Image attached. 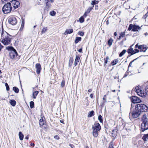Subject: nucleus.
<instances>
[{"instance_id":"obj_63","label":"nucleus","mask_w":148,"mask_h":148,"mask_svg":"<svg viewBox=\"0 0 148 148\" xmlns=\"http://www.w3.org/2000/svg\"><path fill=\"white\" fill-rule=\"evenodd\" d=\"M25 138V139H29V136H26Z\"/></svg>"},{"instance_id":"obj_37","label":"nucleus","mask_w":148,"mask_h":148,"mask_svg":"<svg viewBox=\"0 0 148 148\" xmlns=\"http://www.w3.org/2000/svg\"><path fill=\"white\" fill-rule=\"evenodd\" d=\"M34 106V103L33 101H31L30 102V106L31 108H32Z\"/></svg>"},{"instance_id":"obj_16","label":"nucleus","mask_w":148,"mask_h":148,"mask_svg":"<svg viewBox=\"0 0 148 148\" xmlns=\"http://www.w3.org/2000/svg\"><path fill=\"white\" fill-rule=\"evenodd\" d=\"M140 28V27L138 25H134L132 31L133 32H137Z\"/></svg>"},{"instance_id":"obj_19","label":"nucleus","mask_w":148,"mask_h":148,"mask_svg":"<svg viewBox=\"0 0 148 148\" xmlns=\"http://www.w3.org/2000/svg\"><path fill=\"white\" fill-rule=\"evenodd\" d=\"M80 58V57L79 56L76 55V58L74 62V65L75 66L77 65L78 63L79 62Z\"/></svg>"},{"instance_id":"obj_48","label":"nucleus","mask_w":148,"mask_h":148,"mask_svg":"<svg viewBox=\"0 0 148 148\" xmlns=\"http://www.w3.org/2000/svg\"><path fill=\"white\" fill-rule=\"evenodd\" d=\"M134 51V54L136 53H138L139 52V51L137 49H135L134 50H133Z\"/></svg>"},{"instance_id":"obj_53","label":"nucleus","mask_w":148,"mask_h":148,"mask_svg":"<svg viewBox=\"0 0 148 148\" xmlns=\"http://www.w3.org/2000/svg\"><path fill=\"white\" fill-rule=\"evenodd\" d=\"M88 13L87 12H85V13L84 14V15H83V17H86V16L87 15V14H88Z\"/></svg>"},{"instance_id":"obj_34","label":"nucleus","mask_w":148,"mask_h":148,"mask_svg":"<svg viewBox=\"0 0 148 148\" xmlns=\"http://www.w3.org/2000/svg\"><path fill=\"white\" fill-rule=\"evenodd\" d=\"M126 52V50L125 49L123 50L119 54V57L122 56Z\"/></svg>"},{"instance_id":"obj_46","label":"nucleus","mask_w":148,"mask_h":148,"mask_svg":"<svg viewBox=\"0 0 148 148\" xmlns=\"http://www.w3.org/2000/svg\"><path fill=\"white\" fill-rule=\"evenodd\" d=\"M65 82L64 81H62L61 84V86L62 87H63L65 85Z\"/></svg>"},{"instance_id":"obj_55","label":"nucleus","mask_w":148,"mask_h":148,"mask_svg":"<svg viewBox=\"0 0 148 148\" xmlns=\"http://www.w3.org/2000/svg\"><path fill=\"white\" fill-rule=\"evenodd\" d=\"M103 100H104V101H103V103H106V98L105 97H103Z\"/></svg>"},{"instance_id":"obj_64","label":"nucleus","mask_w":148,"mask_h":148,"mask_svg":"<svg viewBox=\"0 0 148 148\" xmlns=\"http://www.w3.org/2000/svg\"><path fill=\"white\" fill-rule=\"evenodd\" d=\"M145 15L147 17L148 16V12L147 13L145 14Z\"/></svg>"},{"instance_id":"obj_24","label":"nucleus","mask_w":148,"mask_h":148,"mask_svg":"<svg viewBox=\"0 0 148 148\" xmlns=\"http://www.w3.org/2000/svg\"><path fill=\"white\" fill-rule=\"evenodd\" d=\"M18 136L20 139L21 140H23L24 138V135L22 134V132H19Z\"/></svg>"},{"instance_id":"obj_13","label":"nucleus","mask_w":148,"mask_h":148,"mask_svg":"<svg viewBox=\"0 0 148 148\" xmlns=\"http://www.w3.org/2000/svg\"><path fill=\"white\" fill-rule=\"evenodd\" d=\"M127 53L129 54H130V55H128V57H127V58L129 57L130 56H131L132 55L134 54V51L133 49L132 48L130 47V48H129L127 51Z\"/></svg>"},{"instance_id":"obj_27","label":"nucleus","mask_w":148,"mask_h":148,"mask_svg":"<svg viewBox=\"0 0 148 148\" xmlns=\"http://www.w3.org/2000/svg\"><path fill=\"white\" fill-rule=\"evenodd\" d=\"M6 49L8 51H10L13 50H15L13 47L11 46L6 47Z\"/></svg>"},{"instance_id":"obj_20","label":"nucleus","mask_w":148,"mask_h":148,"mask_svg":"<svg viewBox=\"0 0 148 148\" xmlns=\"http://www.w3.org/2000/svg\"><path fill=\"white\" fill-rule=\"evenodd\" d=\"M73 31V29H67L66 30L64 34H70L72 33Z\"/></svg>"},{"instance_id":"obj_40","label":"nucleus","mask_w":148,"mask_h":148,"mask_svg":"<svg viewBox=\"0 0 148 148\" xmlns=\"http://www.w3.org/2000/svg\"><path fill=\"white\" fill-rule=\"evenodd\" d=\"M84 18L83 16H81L79 18V21L80 23H82L84 21Z\"/></svg>"},{"instance_id":"obj_5","label":"nucleus","mask_w":148,"mask_h":148,"mask_svg":"<svg viewBox=\"0 0 148 148\" xmlns=\"http://www.w3.org/2000/svg\"><path fill=\"white\" fill-rule=\"evenodd\" d=\"M135 48H138L139 49H140V51L145 52L147 50V46L145 45H138V44H136L135 46Z\"/></svg>"},{"instance_id":"obj_57","label":"nucleus","mask_w":148,"mask_h":148,"mask_svg":"<svg viewBox=\"0 0 148 148\" xmlns=\"http://www.w3.org/2000/svg\"><path fill=\"white\" fill-rule=\"evenodd\" d=\"M78 51L79 52H82V48H80V49L78 50Z\"/></svg>"},{"instance_id":"obj_51","label":"nucleus","mask_w":148,"mask_h":148,"mask_svg":"<svg viewBox=\"0 0 148 148\" xmlns=\"http://www.w3.org/2000/svg\"><path fill=\"white\" fill-rule=\"evenodd\" d=\"M46 6L49 8L51 6V5L48 2H47L46 3Z\"/></svg>"},{"instance_id":"obj_47","label":"nucleus","mask_w":148,"mask_h":148,"mask_svg":"<svg viewBox=\"0 0 148 148\" xmlns=\"http://www.w3.org/2000/svg\"><path fill=\"white\" fill-rule=\"evenodd\" d=\"M125 35V33L124 32H121L120 34V36L122 37H124Z\"/></svg>"},{"instance_id":"obj_7","label":"nucleus","mask_w":148,"mask_h":148,"mask_svg":"<svg viewBox=\"0 0 148 148\" xmlns=\"http://www.w3.org/2000/svg\"><path fill=\"white\" fill-rule=\"evenodd\" d=\"M10 3L11 6H12L14 9L17 8L20 5L19 2L16 0L11 1Z\"/></svg>"},{"instance_id":"obj_35","label":"nucleus","mask_w":148,"mask_h":148,"mask_svg":"<svg viewBox=\"0 0 148 148\" xmlns=\"http://www.w3.org/2000/svg\"><path fill=\"white\" fill-rule=\"evenodd\" d=\"M98 119L100 123H103V118L101 115H100L98 116Z\"/></svg>"},{"instance_id":"obj_32","label":"nucleus","mask_w":148,"mask_h":148,"mask_svg":"<svg viewBox=\"0 0 148 148\" xmlns=\"http://www.w3.org/2000/svg\"><path fill=\"white\" fill-rule=\"evenodd\" d=\"M39 93L38 91H35L33 92V98L34 99H36V96L38 95Z\"/></svg>"},{"instance_id":"obj_43","label":"nucleus","mask_w":148,"mask_h":148,"mask_svg":"<svg viewBox=\"0 0 148 148\" xmlns=\"http://www.w3.org/2000/svg\"><path fill=\"white\" fill-rule=\"evenodd\" d=\"M78 34L80 36H83L84 35V33L82 32L79 31L78 33Z\"/></svg>"},{"instance_id":"obj_50","label":"nucleus","mask_w":148,"mask_h":148,"mask_svg":"<svg viewBox=\"0 0 148 148\" xmlns=\"http://www.w3.org/2000/svg\"><path fill=\"white\" fill-rule=\"evenodd\" d=\"M109 59V57H107L106 58V60L105 61V62H104V65H105L106 64L107 62H108V60Z\"/></svg>"},{"instance_id":"obj_1","label":"nucleus","mask_w":148,"mask_h":148,"mask_svg":"<svg viewBox=\"0 0 148 148\" xmlns=\"http://www.w3.org/2000/svg\"><path fill=\"white\" fill-rule=\"evenodd\" d=\"M12 36L9 34L5 31H4L3 28L1 33V42L5 45L10 44L12 38Z\"/></svg>"},{"instance_id":"obj_2","label":"nucleus","mask_w":148,"mask_h":148,"mask_svg":"<svg viewBox=\"0 0 148 148\" xmlns=\"http://www.w3.org/2000/svg\"><path fill=\"white\" fill-rule=\"evenodd\" d=\"M141 112L138 109H137L135 106L134 109L132 110L131 107L130 109V112L129 115V118L130 119L132 118H136L138 117L140 114Z\"/></svg>"},{"instance_id":"obj_12","label":"nucleus","mask_w":148,"mask_h":148,"mask_svg":"<svg viewBox=\"0 0 148 148\" xmlns=\"http://www.w3.org/2000/svg\"><path fill=\"white\" fill-rule=\"evenodd\" d=\"M36 72L37 74H39L40 73L41 69V66L40 64L37 63L36 64Z\"/></svg>"},{"instance_id":"obj_39","label":"nucleus","mask_w":148,"mask_h":148,"mask_svg":"<svg viewBox=\"0 0 148 148\" xmlns=\"http://www.w3.org/2000/svg\"><path fill=\"white\" fill-rule=\"evenodd\" d=\"M133 25L132 24H130L129 26L128 30L129 31H130L132 29H133Z\"/></svg>"},{"instance_id":"obj_3","label":"nucleus","mask_w":148,"mask_h":148,"mask_svg":"<svg viewBox=\"0 0 148 148\" xmlns=\"http://www.w3.org/2000/svg\"><path fill=\"white\" fill-rule=\"evenodd\" d=\"M12 7L10 2L5 4L3 7L2 10L3 12L5 14H7L10 12Z\"/></svg>"},{"instance_id":"obj_8","label":"nucleus","mask_w":148,"mask_h":148,"mask_svg":"<svg viewBox=\"0 0 148 148\" xmlns=\"http://www.w3.org/2000/svg\"><path fill=\"white\" fill-rule=\"evenodd\" d=\"M92 129L93 130L99 132L101 129V127L100 124L97 123H95L94 125H92Z\"/></svg>"},{"instance_id":"obj_17","label":"nucleus","mask_w":148,"mask_h":148,"mask_svg":"<svg viewBox=\"0 0 148 148\" xmlns=\"http://www.w3.org/2000/svg\"><path fill=\"white\" fill-rule=\"evenodd\" d=\"M41 119L39 121V124L40 127H42V126L45 124V121L44 120V119H43V117L41 116Z\"/></svg>"},{"instance_id":"obj_29","label":"nucleus","mask_w":148,"mask_h":148,"mask_svg":"<svg viewBox=\"0 0 148 148\" xmlns=\"http://www.w3.org/2000/svg\"><path fill=\"white\" fill-rule=\"evenodd\" d=\"M73 58L72 57H71L70 58L69 61V67H71L72 65L73 62Z\"/></svg>"},{"instance_id":"obj_36","label":"nucleus","mask_w":148,"mask_h":148,"mask_svg":"<svg viewBox=\"0 0 148 148\" xmlns=\"http://www.w3.org/2000/svg\"><path fill=\"white\" fill-rule=\"evenodd\" d=\"M99 2L97 1H92L91 4L93 6H94V5H95L97 4Z\"/></svg>"},{"instance_id":"obj_25","label":"nucleus","mask_w":148,"mask_h":148,"mask_svg":"<svg viewBox=\"0 0 148 148\" xmlns=\"http://www.w3.org/2000/svg\"><path fill=\"white\" fill-rule=\"evenodd\" d=\"M98 133L99 132L93 130L92 133L93 136L94 137L96 138L98 136Z\"/></svg>"},{"instance_id":"obj_9","label":"nucleus","mask_w":148,"mask_h":148,"mask_svg":"<svg viewBox=\"0 0 148 148\" xmlns=\"http://www.w3.org/2000/svg\"><path fill=\"white\" fill-rule=\"evenodd\" d=\"M18 54L16 50H13L9 53V55L10 58L12 59H14L16 57L18 56Z\"/></svg>"},{"instance_id":"obj_31","label":"nucleus","mask_w":148,"mask_h":148,"mask_svg":"<svg viewBox=\"0 0 148 148\" xmlns=\"http://www.w3.org/2000/svg\"><path fill=\"white\" fill-rule=\"evenodd\" d=\"M113 42V40L112 38H110L108 41V44L110 47L112 45Z\"/></svg>"},{"instance_id":"obj_59","label":"nucleus","mask_w":148,"mask_h":148,"mask_svg":"<svg viewBox=\"0 0 148 148\" xmlns=\"http://www.w3.org/2000/svg\"><path fill=\"white\" fill-rule=\"evenodd\" d=\"M90 96L91 98H92L93 97V95L92 94H91Z\"/></svg>"},{"instance_id":"obj_44","label":"nucleus","mask_w":148,"mask_h":148,"mask_svg":"<svg viewBox=\"0 0 148 148\" xmlns=\"http://www.w3.org/2000/svg\"><path fill=\"white\" fill-rule=\"evenodd\" d=\"M5 85L6 87V89L7 90H10V88L8 83H5Z\"/></svg>"},{"instance_id":"obj_33","label":"nucleus","mask_w":148,"mask_h":148,"mask_svg":"<svg viewBox=\"0 0 148 148\" xmlns=\"http://www.w3.org/2000/svg\"><path fill=\"white\" fill-rule=\"evenodd\" d=\"M13 90L16 93H17L19 92L18 88L16 87H14L13 88Z\"/></svg>"},{"instance_id":"obj_22","label":"nucleus","mask_w":148,"mask_h":148,"mask_svg":"<svg viewBox=\"0 0 148 148\" xmlns=\"http://www.w3.org/2000/svg\"><path fill=\"white\" fill-rule=\"evenodd\" d=\"M10 103L12 106H14L16 105V102L14 100L12 99L10 101Z\"/></svg>"},{"instance_id":"obj_30","label":"nucleus","mask_w":148,"mask_h":148,"mask_svg":"<svg viewBox=\"0 0 148 148\" xmlns=\"http://www.w3.org/2000/svg\"><path fill=\"white\" fill-rule=\"evenodd\" d=\"M118 61V59H115L112 61L111 64L112 66L116 65Z\"/></svg>"},{"instance_id":"obj_26","label":"nucleus","mask_w":148,"mask_h":148,"mask_svg":"<svg viewBox=\"0 0 148 148\" xmlns=\"http://www.w3.org/2000/svg\"><path fill=\"white\" fill-rule=\"evenodd\" d=\"M143 140L144 141L148 140V134H144L142 138Z\"/></svg>"},{"instance_id":"obj_52","label":"nucleus","mask_w":148,"mask_h":148,"mask_svg":"<svg viewBox=\"0 0 148 148\" xmlns=\"http://www.w3.org/2000/svg\"><path fill=\"white\" fill-rule=\"evenodd\" d=\"M109 148H114L112 146V144L111 143H110Z\"/></svg>"},{"instance_id":"obj_38","label":"nucleus","mask_w":148,"mask_h":148,"mask_svg":"<svg viewBox=\"0 0 148 148\" xmlns=\"http://www.w3.org/2000/svg\"><path fill=\"white\" fill-rule=\"evenodd\" d=\"M93 7L94 6H93L92 7L89 8L86 11V12H87L88 13H89L90 11L92 9Z\"/></svg>"},{"instance_id":"obj_54","label":"nucleus","mask_w":148,"mask_h":148,"mask_svg":"<svg viewBox=\"0 0 148 148\" xmlns=\"http://www.w3.org/2000/svg\"><path fill=\"white\" fill-rule=\"evenodd\" d=\"M128 75V73L126 72L124 76H123V77H126Z\"/></svg>"},{"instance_id":"obj_56","label":"nucleus","mask_w":148,"mask_h":148,"mask_svg":"<svg viewBox=\"0 0 148 148\" xmlns=\"http://www.w3.org/2000/svg\"><path fill=\"white\" fill-rule=\"evenodd\" d=\"M95 10H97L98 8V6L97 5H95Z\"/></svg>"},{"instance_id":"obj_42","label":"nucleus","mask_w":148,"mask_h":148,"mask_svg":"<svg viewBox=\"0 0 148 148\" xmlns=\"http://www.w3.org/2000/svg\"><path fill=\"white\" fill-rule=\"evenodd\" d=\"M56 14V12L54 11H52L50 12V14L51 16H54Z\"/></svg>"},{"instance_id":"obj_11","label":"nucleus","mask_w":148,"mask_h":148,"mask_svg":"<svg viewBox=\"0 0 148 148\" xmlns=\"http://www.w3.org/2000/svg\"><path fill=\"white\" fill-rule=\"evenodd\" d=\"M131 101L134 103H138L140 102L141 100L136 96H133L131 99Z\"/></svg>"},{"instance_id":"obj_4","label":"nucleus","mask_w":148,"mask_h":148,"mask_svg":"<svg viewBox=\"0 0 148 148\" xmlns=\"http://www.w3.org/2000/svg\"><path fill=\"white\" fill-rule=\"evenodd\" d=\"M137 109H138L140 112L148 111V107L145 105L143 104H138L136 105Z\"/></svg>"},{"instance_id":"obj_41","label":"nucleus","mask_w":148,"mask_h":148,"mask_svg":"<svg viewBox=\"0 0 148 148\" xmlns=\"http://www.w3.org/2000/svg\"><path fill=\"white\" fill-rule=\"evenodd\" d=\"M138 58H136V59H135L134 60H133L131 61L130 63L129 64V65L128 66V68H129V67H131L132 65V63L134 61H135V60H136Z\"/></svg>"},{"instance_id":"obj_14","label":"nucleus","mask_w":148,"mask_h":148,"mask_svg":"<svg viewBox=\"0 0 148 148\" xmlns=\"http://www.w3.org/2000/svg\"><path fill=\"white\" fill-rule=\"evenodd\" d=\"M116 128H115L112 131L111 133V135L113 137H115L116 136L117 134V131L116 130Z\"/></svg>"},{"instance_id":"obj_62","label":"nucleus","mask_w":148,"mask_h":148,"mask_svg":"<svg viewBox=\"0 0 148 148\" xmlns=\"http://www.w3.org/2000/svg\"><path fill=\"white\" fill-rule=\"evenodd\" d=\"M60 123H64V121H63L62 120H60Z\"/></svg>"},{"instance_id":"obj_6","label":"nucleus","mask_w":148,"mask_h":148,"mask_svg":"<svg viewBox=\"0 0 148 148\" xmlns=\"http://www.w3.org/2000/svg\"><path fill=\"white\" fill-rule=\"evenodd\" d=\"M8 22L10 24L12 25H15L16 24L17 21L15 17L11 16L9 18Z\"/></svg>"},{"instance_id":"obj_15","label":"nucleus","mask_w":148,"mask_h":148,"mask_svg":"<svg viewBox=\"0 0 148 148\" xmlns=\"http://www.w3.org/2000/svg\"><path fill=\"white\" fill-rule=\"evenodd\" d=\"M147 95H148V86L145 87L143 92V97H145Z\"/></svg>"},{"instance_id":"obj_10","label":"nucleus","mask_w":148,"mask_h":148,"mask_svg":"<svg viewBox=\"0 0 148 148\" xmlns=\"http://www.w3.org/2000/svg\"><path fill=\"white\" fill-rule=\"evenodd\" d=\"M141 131L143 132L146 130L148 129V121L147 122L142 123L141 124Z\"/></svg>"},{"instance_id":"obj_60","label":"nucleus","mask_w":148,"mask_h":148,"mask_svg":"<svg viewBox=\"0 0 148 148\" xmlns=\"http://www.w3.org/2000/svg\"><path fill=\"white\" fill-rule=\"evenodd\" d=\"M30 145L31 146L34 147V144L33 143H31L30 144Z\"/></svg>"},{"instance_id":"obj_23","label":"nucleus","mask_w":148,"mask_h":148,"mask_svg":"<svg viewBox=\"0 0 148 148\" xmlns=\"http://www.w3.org/2000/svg\"><path fill=\"white\" fill-rule=\"evenodd\" d=\"M95 114L94 112L92 110L90 112H89L88 113V117H90L93 116Z\"/></svg>"},{"instance_id":"obj_18","label":"nucleus","mask_w":148,"mask_h":148,"mask_svg":"<svg viewBox=\"0 0 148 148\" xmlns=\"http://www.w3.org/2000/svg\"><path fill=\"white\" fill-rule=\"evenodd\" d=\"M135 90L138 95H139V93H140V94H141V96L143 97L142 94L143 93L142 92V91L139 89L138 87H136L135 89Z\"/></svg>"},{"instance_id":"obj_45","label":"nucleus","mask_w":148,"mask_h":148,"mask_svg":"<svg viewBox=\"0 0 148 148\" xmlns=\"http://www.w3.org/2000/svg\"><path fill=\"white\" fill-rule=\"evenodd\" d=\"M47 27L44 28L42 31V34L45 33L47 31Z\"/></svg>"},{"instance_id":"obj_58","label":"nucleus","mask_w":148,"mask_h":148,"mask_svg":"<svg viewBox=\"0 0 148 148\" xmlns=\"http://www.w3.org/2000/svg\"><path fill=\"white\" fill-rule=\"evenodd\" d=\"M3 47V46L0 43V51L1 50V49Z\"/></svg>"},{"instance_id":"obj_21","label":"nucleus","mask_w":148,"mask_h":148,"mask_svg":"<svg viewBox=\"0 0 148 148\" xmlns=\"http://www.w3.org/2000/svg\"><path fill=\"white\" fill-rule=\"evenodd\" d=\"M142 121L143 122L142 123H144L148 121H147V118L146 115L144 114L143 115L142 119Z\"/></svg>"},{"instance_id":"obj_61","label":"nucleus","mask_w":148,"mask_h":148,"mask_svg":"<svg viewBox=\"0 0 148 148\" xmlns=\"http://www.w3.org/2000/svg\"><path fill=\"white\" fill-rule=\"evenodd\" d=\"M88 92H91L92 91V89H90L88 90Z\"/></svg>"},{"instance_id":"obj_28","label":"nucleus","mask_w":148,"mask_h":148,"mask_svg":"<svg viewBox=\"0 0 148 148\" xmlns=\"http://www.w3.org/2000/svg\"><path fill=\"white\" fill-rule=\"evenodd\" d=\"M82 38L81 37H76L75 40V42L76 44L78 43L79 41L81 40Z\"/></svg>"},{"instance_id":"obj_49","label":"nucleus","mask_w":148,"mask_h":148,"mask_svg":"<svg viewBox=\"0 0 148 148\" xmlns=\"http://www.w3.org/2000/svg\"><path fill=\"white\" fill-rule=\"evenodd\" d=\"M54 138L56 140H59V139H60V137H59L57 135H56V136H54Z\"/></svg>"}]
</instances>
